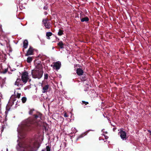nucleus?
<instances>
[{
	"mask_svg": "<svg viewBox=\"0 0 151 151\" xmlns=\"http://www.w3.org/2000/svg\"><path fill=\"white\" fill-rule=\"evenodd\" d=\"M21 100L22 102L23 103H24L26 102L27 100V99L26 97H23L22 98Z\"/></svg>",
	"mask_w": 151,
	"mask_h": 151,
	"instance_id": "obj_21",
	"label": "nucleus"
},
{
	"mask_svg": "<svg viewBox=\"0 0 151 151\" xmlns=\"http://www.w3.org/2000/svg\"><path fill=\"white\" fill-rule=\"evenodd\" d=\"M81 19V22H87L89 20V19L87 17H85L84 18H81V17H80Z\"/></svg>",
	"mask_w": 151,
	"mask_h": 151,
	"instance_id": "obj_15",
	"label": "nucleus"
},
{
	"mask_svg": "<svg viewBox=\"0 0 151 151\" xmlns=\"http://www.w3.org/2000/svg\"><path fill=\"white\" fill-rule=\"evenodd\" d=\"M34 146L32 140L26 142H19L17 146V151H32Z\"/></svg>",
	"mask_w": 151,
	"mask_h": 151,
	"instance_id": "obj_2",
	"label": "nucleus"
},
{
	"mask_svg": "<svg viewBox=\"0 0 151 151\" xmlns=\"http://www.w3.org/2000/svg\"><path fill=\"white\" fill-rule=\"evenodd\" d=\"M49 86L48 85L45 86L43 87L42 92L43 93H45L47 91L49 88Z\"/></svg>",
	"mask_w": 151,
	"mask_h": 151,
	"instance_id": "obj_13",
	"label": "nucleus"
},
{
	"mask_svg": "<svg viewBox=\"0 0 151 151\" xmlns=\"http://www.w3.org/2000/svg\"><path fill=\"white\" fill-rule=\"evenodd\" d=\"M21 80H22L21 79H20V78H18L16 80V81L17 82H18L19 83H20V81Z\"/></svg>",
	"mask_w": 151,
	"mask_h": 151,
	"instance_id": "obj_28",
	"label": "nucleus"
},
{
	"mask_svg": "<svg viewBox=\"0 0 151 151\" xmlns=\"http://www.w3.org/2000/svg\"><path fill=\"white\" fill-rule=\"evenodd\" d=\"M56 38L57 39V40L58 41H59V40H60V39L59 38H58L57 37H56Z\"/></svg>",
	"mask_w": 151,
	"mask_h": 151,
	"instance_id": "obj_35",
	"label": "nucleus"
},
{
	"mask_svg": "<svg viewBox=\"0 0 151 151\" xmlns=\"http://www.w3.org/2000/svg\"><path fill=\"white\" fill-rule=\"evenodd\" d=\"M34 111V109H31L29 112V114L30 115H32L33 114V111Z\"/></svg>",
	"mask_w": 151,
	"mask_h": 151,
	"instance_id": "obj_23",
	"label": "nucleus"
},
{
	"mask_svg": "<svg viewBox=\"0 0 151 151\" xmlns=\"http://www.w3.org/2000/svg\"><path fill=\"white\" fill-rule=\"evenodd\" d=\"M42 22L43 24L46 28L47 29H50L51 27L50 22L49 21V20L47 18L43 19Z\"/></svg>",
	"mask_w": 151,
	"mask_h": 151,
	"instance_id": "obj_5",
	"label": "nucleus"
},
{
	"mask_svg": "<svg viewBox=\"0 0 151 151\" xmlns=\"http://www.w3.org/2000/svg\"><path fill=\"white\" fill-rule=\"evenodd\" d=\"M23 43V46L24 48L25 49L27 48L28 45V40H24Z\"/></svg>",
	"mask_w": 151,
	"mask_h": 151,
	"instance_id": "obj_14",
	"label": "nucleus"
},
{
	"mask_svg": "<svg viewBox=\"0 0 151 151\" xmlns=\"http://www.w3.org/2000/svg\"><path fill=\"white\" fill-rule=\"evenodd\" d=\"M46 151H50V147L49 146H47L46 147Z\"/></svg>",
	"mask_w": 151,
	"mask_h": 151,
	"instance_id": "obj_24",
	"label": "nucleus"
},
{
	"mask_svg": "<svg viewBox=\"0 0 151 151\" xmlns=\"http://www.w3.org/2000/svg\"><path fill=\"white\" fill-rule=\"evenodd\" d=\"M21 95V93H17V95L16 96L15 95V98L12 101V105H13L14 104H15V106H16L17 105V102H15L16 101V99L15 98H17L18 99H19L20 97V96Z\"/></svg>",
	"mask_w": 151,
	"mask_h": 151,
	"instance_id": "obj_9",
	"label": "nucleus"
},
{
	"mask_svg": "<svg viewBox=\"0 0 151 151\" xmlns=\"http://www.w3.org/2000/svg\"><path fill=\"white\" fill-rule=\"evenodd\" d=\"M23 51H24V49H23Z\"/></svg>",
	"mask_w": 151,
	"mask_h": 151,
	"instance_id": "obj_37",
	"label": "nucleus"
},
{
	"mask_svg": "<svg viewBox=\"0 0 151 151\" xmlns=\"http://www.w3.org/2000/svg\"><path fill=\"white\" fill-rule=\"evenodd\" d=\"M116 129V127L114 128L113 129V131L115 132V130Z\"/></svg>",
	"mask_w": 151,
	"mask_h": 151,
	"instance_id": "obj_32",
	"label": "nucleus"
},
{
	"mask_svg": "<svg viewBox=\"0 0 151 151\" xmlns=\"http://www.w3.org/2000/svg\"><path fill=\"white\" fill-rule=\"evenodd\" d=\"M64 44L62 41L59 42L57 43L58 46L60 48L62 49L64 48Z\"/></svg>",
	"mask_w": 151,
	"mask_h": 151,
	"instance_id": "obj_12",
	"label": "nucleus"
},
{
	"mask_svg": "<svg viewBox=\"0 0 151 151\" xmlns=\"http://www.w3.org/2000/svg\"><path fill=\"white\" fill-rule=\"evenodd\" d=\"M64 30L60 29H59L58 32V35L59 36H61L64 34Z\"/></svg>",
	"mask_w": 151,
	"mask_h": 151,
	"instance_id": "obj_18",
	"label": "nucleus"
},
{
	"mask_svg": "<svg viewBox=\"0 0 151 151\" xmlns=\"http://www.w3.org/2000/svg\"><path fill=\"white\" fill-rule=\"evenodd\" d=\"M52 35V33L50 32H47L46 33V36L47 37H48L47 38L48 39H50V37Z\"/></svg>",
	"mask_w": 151,
	"mask_h": 151,
	"instance_id": "obj_17",
	"label": "nucleus"
},
{
	"mask_svg": "<svg viewBox=\"0 0 151 151\" xmlns=\"http://www.w3.org/2000/svg\"><path fill=\"white\" fill-rule=\"evenodd\" d=\"M48 74L47 73H45L44 74V79H47L48 78Z\"/></svg>",
	"mask_w": 151,
	"mask_h": 151,
	"instance_id": "obj_26",
	"label": "nucleus"
},
{
	"mask_svg": "<svg viewBox=\"0 0 151 151\" xmlns=\"http://www.w3.org/2000/svg\"><path fill=\"white\" fill-rule=\"evenodd\" d=\"M14 85H15L17 86H23V84L21 83H19L17 82L16 81V82L15 83Z\"/></svg>",
	"mask_w": 151,
	"mask_h": 151,
	"instance_id": "obj_22",
	"label": "nucleus"
},
{
	"mask_svg": "<svg viewBox=\"0 0 151 151\" xmlns=\"http://www.w3.org/2000/svg\"><path fill=\"white\" fill-rule=\"evenodd\" d=\"M35 69L43 70V67L41 62L38 61V63H35Z\"/></svg>",
	"mask_w": 151,
	"mask_h": 151,
	"instance_id": "obj_7",
	"label": "nucleus"
},
{
	"mask_svg": "<svg viewBox=\"0 0 151 151\" xmlns=\"http://www.w3.org/2000/svg\"><path fill=\"white\" fill-rule=\"evenodd\" d=\"M82 103H81L82 104H84L85 105H87V104H88V102L85 101H82Z\"/></svg>",
	"mask_w": 151,
	"mask_h": 151,
	"instance_id": "obj_25",
	"label": "nucleus"
},
{
	"mask_svg": "<svg viewBox=\"0 0 151 151\" xmlns=\"http://www.w3.org/2000/svg\"><path fill=\"white\" fill-rule=\"evenodd\" d=\"M64 116L65 117H67L68 116L66 113H65L64 114Z\"/></svg>",
	"mask_w": 151,
	"mask_h": 151,
	"instance_id": "obj_29",
	"label": "nucleus"
},
{
	"mask_svg": "<svg viewBox=\"0 0 151 151\" xmlns=\"http://www.w3.org/2000/svg\"><path fill=\"white\" fill-rule=\"evenodd\" d=\"M31 73L33 78L40 79L42 77L43 71V70L34 69L32 70Z\"/></svg>",
	"mask_w": 151,
	"mask_h": 151,
	"instance_id": "obj_3",
	"label": "nucleus"
},
{
	"mask_svg": "<svg viewBox=\"0 0 151 151\" xmlns=\"http://www.w3.org/2000/svg\"><path fill=\"white\" fill-rule=\"evenodd\" d=\"M148 132L150 133V134L151 135V131L150 130H148Z\"/></svg>",
	"mask_w": 151,
	"mask_h": 151,
	"instance_id": "obj_33",
	"label": "nucleus"
},
{
	"mask_svg": "<svg viewBox=\"0 0 151 151\" xmlns=\"http://www.w3.org/2000/svg\"><path fill=\"white\" fill-rule=\"evenodd\" d=\"M33 49L32 47L30 46L28 50L27 53L25 54V56L32 55L33 54Z\"/></svg>",
	"mask_w": 151,
	"mask_h": 151,
	"instance_id": "obj_8",
	"label": "nucleus"
},
{
	"mask_svg": "<svg viewBox=\"0 0 151 151\" xmlns=\"http://www.w3.org/2000/svg\"><path fill=\"white\" fill-rule=\"evenodd\" d=\"M45 151V150H44V149H43V150H42V151Z\"/></svg>",
	"mask_w": 151,
	"mask_h": 151,
	"instance_id": "obj_36",
	"label": "nucleus"
},
{
	"mask_svg": "<svg viewBox=\"0 0 151 151\" xmlns=\"http://www.w3.org/2000/svg\"><path fill=\"white\" fill-rule=\"evenodd\" d=\"M21 79L24 84L27 82L29 79L28 73L27 72L25 71L22 73Z\"/></svg>",
	"mask_w": 151,
	"mask_h": 151,
	"instance_id": "obj_4",
	"label": "nucleus"
},
{
	"mask_svg": "<svg viewBox=\"0 0 151 151\" xmlns=\"http://www.w3.org/2000/svg\"><path fill=\"white\" fill-rule=\"evenodd\" d=\"M86 134L85 133H82L78 136L77 138V140L83 137L86 135Z\"/></svg>",
	"mask_w": 151,
	"mask_h": 151,
	"instance_id": "obj_20",
	"label": "nucleus"
},
{
	"mask_svg": "<svg viewBox=\"0 0 151 151\" xmlns=\"http://www.w3.org/2000/svg\"><path fill=\"white\" fill-rule=\"evenodd\" d=\"M54 67L57 70H59L60 68L61 63L60 61H57L54 64Z\"/></svg>",
	"mask_w": 151,
	"mask_h": 151,
	"instance_id": "obj_10",
	"label": "nucleus"
},
{
	"mask_svg": "<svg viewBox=\"0 0 151 151\" xmlns=\"http://www.w3.org/2000/svg\"><path fill=\"white\" fill-rule=\"evenodd\" d=\"M33 57H28L27 59V62L28 63H30L32 61Z\"/></svg>",
	"mask_w": 151,
	"mask_h": 151,
	"instance_id": "obj_19",
	"label": "nucleus"
},
{
	"mask_svg": "<svg viewBox=\"0 0 151 151\" xmlns=\"http://www.w3.org/2000/svg\"><path fill=\"white\" fill-rule=\"evenodd\" d=\"M82 76L81 77L80 79L82 81H86L87 79V77H86V75L85 74H83L82 75Z\"/></svg>",
	"mask_w": 151,
	"mask_h": 151,
	"instance_id": "obj_16",
	"label": "nucleus"
},
{
	"mask_svg": "<svg viewBox=\"0 0 151 151\" xmlns=\"http://www.w3.org/2000/svg\"><path fill=\"white\" fill-rule=\"evenodd\" d=\"M120 135L121 138L123 140H125L127 139L126 133L124 131L121 130L118 133Z\"/></svg>",
	"mask_w": 151,
	"mask_h": 151,
	"instance_id": "obj_6",
	"label": "nucleus"
},
{
	"mask_svg": "<svg viewBox=\"0 0 151 151\" xmlns=\"http://www.w3.org/2000/svg\"><path fill=\"white\" fill-rule=\"evenodd\" d=\"M88 84L86 83V84L85 86H86V87H88Z\"/></svg>",
	"mask_w": 151,
	"mask_h": 151,
	"instance_id": "obj_34",
	"label": "nucleus"
},
{
	"mask_svg": "<svg viewBox=\"0 0 151 151\" xmlns=\"http://www.w3.org/2000/svg\"><path fill=\"white\" fill-rule=\"evenodd\" d=\"M48 7L47 6H45L44 7L43 9L45 10H47V9Z\"/></svg>",
	"mask_w": 151,
	"mask_h": 151,
	"instance_id": "obj_31",
	"label": "nucleus"
},
{
	"mask_svg": "<svg viewBox=\"0 0 151 151\" xmlns=\"http://www.w3.org/2000/svg\"><path fill=\"white\" fill-rule=\"evenodd\" d=\"M42 116L41 113L37 112L36 114L33 115L34 117H29L25 120L23 128L24 130L26 131H29L37 127L40 126L41 121L40 119L38 122H37L36 119L38 118L42 119Z\"/></svg>",
	"mask_w": 151,
	"mask_h": 151,
	"instance_id": "obj_1",
	"label": "nucleus"
},
{
	"mask_svg": "<svg viewBox=\"0 0 151 151\" xmlns=\"http://www.w3.org/2000/svg\"><path fill=\"white\" fill-rule=\"evenodd\" d=\"M44 127L45 131H47L48 130V129L47 128V127L46 126H44Z\"/></svg>",
	"mask_w": 151,
	"mask_h": 151,
	"instance_id": "obj_30",
	"label": "nucleus"
},
{
	"mask_svg": "<svg viewBox=\"0 0 151 151\" xmlns=\"http://www.w3.org/2000/svg\"><path fill=\"white\" fill-rule=\"evenodd\" d=\"M76 73L78 76H82L83 73V71L81 68H78L76 70Z\"/></svg>",
	"mask_w": 151,
	"mask_h": 151,
	"instance_id": "obj_11",
	"label": "nucleus"
},
{
	"mask_svg": "<svg viewBox=\"0 0 151 151\" xmlns=\"http://www.w3.org/2000/svg\"><path fill=\"white\" fill-rule=\"evenodd\" d=\"M8 70V68H6L4 70H3L2 71V73H3L5 74L6 73L7 71Z\"/></svg>",
	"mask_w": 151,
	"mask_h": 151,
	"instance_id": "obj_27",
	"label": "nucleus"
}]
</instances>
